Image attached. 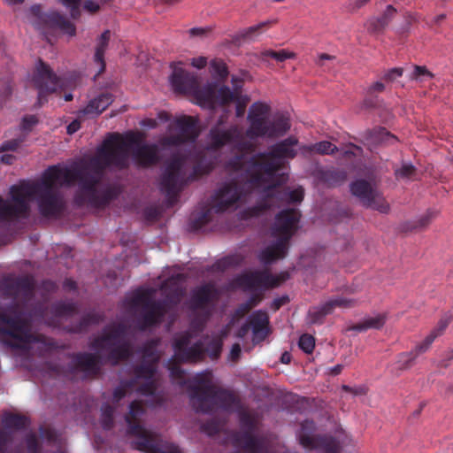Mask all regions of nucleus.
Masks as SVG:
<instances>
[{"label": "nucleus", "instance_id": "35", "mask_svg": "<svg viewBox=\"0 0 453 453\" xmlns=\"http://www.w3.org/2000/svg\"><path fill=\"white\" fill-rule=\"evenodd\" d=\"M217 193H218V190L216 191V193L214 194V196L211 198V208L204 209V210L201 211L200 212L192 215V217L190 219V226H191L192 229L199 230L202 227H203L206 224H208L211 220V211H214L216 213H222V211H218L214 208V199H215ZM237 203L238 202H236L230 208L223 211V212H225L230 209H234L236 207Z\"/></svg>", "mask_w": 453, "mask_h": 453}, {"label": "nucleus", "instance_id": "26", "mask_svg": "<svg viewBox=\"0 0 453 453\" xmlns=\"http://www.w3.org/2000/svg\"><path fill=\"white\" fill-rule=\"evenodd\" d=\"M252 330V342L254 345L264 342L271 334L270 319L266 311L258 310L254 311L248 319Z\"/></svg>", "mask_w": 453, "mask_h": 453}, {"label": "nucleus", "instance_id": "30", "mask_svg": "<svg viewBox=\"0 0 453 453\" xmlns=\"http://www.w3.org/2000/svg\"><path fill=\"white\" fill-rule=\"evenodd\" d=\"M397 13L396 9L388 4L381 15L372 17L366 21L367 31L370 34H380L389 25Z\"/></svg>", "mask_w": 453, "mask_h": 453}, {"label": "nucleus", "instance_id": "58", "mask_svg": "<svg viewBox=\"0 0 453 453\" xmlns=\"http://www.w3.org/2000/svg\"><path fill=\"white\" fill-rule=\"evenodd\" d=\"M435 339V334H429L421 343L415 347L414 351L416 352V355L419 356L420 354L426 352Z\"/></svg>", "mask_w": 453, "mask_h": 453}, {"label": "nucleus", "instance_id": "34", "mask_svg": "<svg viewBox=\"0 0 453 453\" xmlns=\"http://www.w3.org/2000/svg\"><path fill=\"white\" fill-rule=\"evenodd\" d=\"M104 320V315L99 312H88L76 323H72L65 327L68 333L81 334L86 332L92 325H98Z\"/></svg>", "mask_w": 453, "mask_h": 453}, {"label": "nucleus", "instance_id": "5", "mask_svg": "<svg viewBox=\"0 0 453 453\" xmlns=\"http://www.w3.org/2000/svg\"><path fill=\"white\" fill-rule=\"evenodd\" d=\"M297 144L298 139L289 136L272 145L267 151L254 154L250 161V171L253 173L255 187L261 188L278 177L277 173L285 167L286 161L296 157L295 146Z\"/></svg>", "mask_w": 453, "mask_h": 453}, {"label": "nucleus", "instance_id": "52", "mask_svg": "<svg viewBox=\"0 0 453 453\" xmlns=\"http://www.w3.org/2000/svg\"><path fill=\"white\" fill-rule=\"evenodd\" d=\"M134 387V380H125L117 387L113 391V401L119 403L122 398L126 396L127 390Z\"/></svg>", "mask_w": 453, "mask_h": 453}, {"label": "nucleus", "instance_id": "15", "mask_svg": "<svg viewBox=\"0 0 453 453\" xmlns=\"http://www.w3.org/2000/svg\"><path fill=\"white\" fill-rule=\"evenodd\" d=\"M173 73L170 78L174 91L178 93L193 95L198 99H210L212 91L210 88H202L198 77L172 63Z\"/></svg>", "mask_w": 453, "mask_h": 453}, {"label": "nucleus", "instance_id": "38", "mask_svg": "<svg viewBox=\"0 0 453 453\" xmlns=\"http://www.w3.org/2000/svg\"><path fill=\"white\" fill-rule=\"evenodd\" d=\"M207 88L211 89L212 94L210 99H202L206 103L212 104L215 102L219 105L225 106L237 99V96L227 86H221L217 90H214L211 86Z\"/></svg>", "mask_w": 453, "mask_h": 453}, {"label": "nucleus", "instance_id": "4", "mask_svg": "<svg viewBox=\"0 0 453 453\" xmlns=\"http://www.w3.org/2000/svg\"><path fill=\"white\" fill-rule=\"evenodd\" d=\"M186 280L182 273L173 275L161 285L165 297L163 300H153L145 292L135 293L128 301L132 308L142 307L140 327L145 330L159 325L166 313L175 308L184 296L181 283Z\"/></svg>", "mask_w": 453, "mask_h": 453}, {"label": "nucleus", "instance_id": "8", "mask_svg": "<svg viewBox=\"0 0 453 453\" xmlns=\"http://www.w3.org/2000/svg\"><path fill=\"white\" fill-rule=\"evenodd\" d=\"M145 413L141 401L134 400L129 404V411L125 416L127 424V433L135 436L132 441L134 449L145 453H178V447L163 441L162 438L146 430L141 424V418Z\"/></svg>", "mask_w": 453, "mask_h": 453}, {"label": "nucleus", "instance_id": "46", "mask_svg": "<svg viewBox=\"0 0 453 453\" xmlns=\"http://www.w3.org/2000/svg\"><path fill=\"white\" fill-rule=\"evenodd\" d=\"M101 425L104 430H111L114 425L115 408L109 403H104L101 408Z\"/></svg>", "mask_w": 453, "mask_h": 453}, {"label": "nucleus", "instance_id": "11", "mask_svg": "<svg viewBox=\"0 0 453 453\" xmlns=\"http://www.w3.org/2000/svg\"><path fill=\"white\" fill-rule=\"evenodd\" d=\"M127 326L123 323H114L105 326L101 335L94 339L91 347L97 350H108L107 359L114 365L127 360L131 355V346L126 340Z\"/></svg>", "mask_w": 453, "mask_h": 453}, {"label": "nucleus", "instance_id": "36", "mask_svg": "<svg viewBox=\"0 0 453 453\" xmlns=\"http://www.w3.org/2000/svg\"><path fill=\"white\" fill-rule=\"evenodd\" d=\"M113 102V96L111 93L104 92L89 101L88 105L81 111L84 115H99Z\"/></svg>", "mask_w": 453, "mask_h": 453}, {"label": "nucleus", "instance_id": "1", "mask_svg": "<svg viewBox=\"0 0 453 453\" xmlns=\"http://www.w3.org/2000/svg\"><path fill=\"white\" fill-rule=\"evenodd\" d=\"M111 143V141H107L98 157H91L81 165L73 168L51 165L45 170L35 196L42 216L58 218L63 213L65 201L57 189L58 184L78 181L79 188L74 196V203L78 206L103 209L119 196L120 189L115 185H108L102 190L97 188L104 176V166L111 163L122 165L125 159L120 153H115L109 148Z\"/></svg>", "mask_w": 453, "mask_h": 453}, {"label": "nucleus", "instance_id": "10", "mask_svg": "<svg viewBox=\"0 0 453 453\" xmlns=\"http://www.w3.org/2000/svg\"><path fill=\"white\" fill-rule=\"evenodd\" d=\"M192 334L188 331L181 333L174 338L173 349L174 355L168 361V370L173 383L179 386L187 384L186 372L180 363L195 364L204 358L205 350L201 342L190 345Z\"/></svg>", "mask_w": 453, "mask_h": 453}, {"label": "nucleus", "instance_id": "22", "mask_svg": "<svg viewBox=\"0 0 453 453\" xmlns=\"http://www.w3.org/2000/svg\"><path fill=\"white\" fill-rule=\"evenodd\" d=\"M175 127L178 133L164 139V144L177 146L186 142H195L198 136L196 121L191 116H182L176 119Z\"/></svg>", "mask_w": 453, "mask_h": 453}, {"label": "nucleus", "instance_id": "33", "mask_svg": "<svg viewBox=\"0 0 453 453\" xmlns=\"http://www.w3.org/2000/svg\"><path fill=\"white\" fill-rule=\"evenodd\" d=\"M364 138L366 144L370 147H375L380 144H393L397 140L385 127H375L372 130H368L365 132Z\"/></svg>", "mask_w": 453, "mask_h": 453}, {"label": "nucleus", "instance_id": "39", "mask_svg": "<svg viewBox=\"0 0 453 453\" xmlns=\"http://www.w3.org/2000/svg\"><path fill=\"white\" fill-rule=\"evenodd\" d=\"M386 323V316L379 314L375 317L365 318L363 321L349 327V331L365 332L368 329H380Z\"/></svg>", "mask_w": 453, "mask_h": 453}, {"label": "nucleus", "instance_id": "20", "mask_svg": "<svg viewBox=\"0 0 453 453\" xmlns=\"http://www.w3.org/2000/svg\"><path fill=\"white\" fill-rule=\"evenodd\" d=\"M157 367V364L147 360H142L139 365L134 367V378L131 380L134 381V386L138 380H143L137 388L140 394L144 395H153L155 394L157 390V381L155 380Z\"/></svg>", "mask_w": 453, "mask_h": 453}, {"label": "nucleus", "instance_id": "18", "mask_svg": "<svg viewBox=\"0 0 453 453\" xmlns=\"http://www.w3.org/2000/svg\"><path fill=\"white\" fill-rule=\"evenodd\" d=\"M216 386L212 383V372L209 370L196 374L190 380L191 399L196 411H208L206 397Z\"/></svg>", "mask_w": 453, "mask_h": 453}, {"label": "nucleus", "instance_id": "21", "mask_svg": "<svg viewBox=\"0 0 453 453\" xmlns=\"http://www.w3.org/2000/svg\"><path fill=\"white\" fill-rule=\"evenodd\" d=\"M287 180L288 177L285 174H280V176L276 177L273 180H271L270 182H268L265 186H262L261 188H265L267 198L275 197L278 200L288 203H301L304 196V191L303 188H297L293 190H290L288 188H278L282 183L287 181Z\"/></svg>", "mask_w": 453, "mask_h": 453}, {"label": "nucleus", "instance_id": "32", "mask_svg": "<svg viewBox=\"0 0 453 453\" xmlns=\"http://www.w3.org/2000/svg\"><path fill=\"white\" fill-rule=\"evenodd\" d=\"M300 444L308 449H324L327 452L333 451L332 439L325 435L312 436L305 433L299 435Z\"/></svg>", "mask_w": 453, "mask_h": 453}, {"label": "nucleus", "instance_id": "63", "mask_svg": "<svg viewBox=\"0 0 453 453\" xmlns=\"http://www.w3.org/2000/svg\"><path fill=\"white\" fill-rule=\"evenodd\" d=\"M222 343L219 341H212L208 345V351L211 358H218L221 353Z\"/></svg>", "mask_w": 453, "mask_h": 453}, {"label": "nucleus", "instance_id": "48", "mask_svg": "<svg viewBox=\"0 0 453 453\" xmlns=\"http://www.w3.org/2000/svg\"><path fill=\"white\" fill-rule=\"evenodd\" d=\"M210 68L212 75L220 80H225L228 76L226 64L222 59H212L210 63Z\"/></svg>", "mask_w": 453, "mask_h": 453}, {"label": "nucleus", "instance_id": "41", "mask_svg": "<svg viewBox=\"0 0 453 453\" xmlns=\"http://www.w3.org/2000/svg\"><path fill=\"white\" fill-rule=\"evenodd\" d=\"M276 23L275 19H268L263 22H260L255 26H251L250 27L244 28L239 33V37L243 40H254L259 35H261L265 29L269 28L273 24Z\"/></svg>", "mask_w": 453, "mask_h": 453}, {"label": "nucleus", "instance_id": "55", "mask_svg": "<svg viewBox=\"0 0 453 453\" xmlns=\"http://www.w3.org/2000/svg\"><path fill=\"white\" fill-rule=\"evenodd\" d=\"M40 434L42 438L47 440L50 443H58L59 441V435L54 428L41 426Z\"/></svg>", "mask_w": 453, "mask_h": 453}, {"label": "nucleus", "instance_id": "7", "mask_svg": "<svg viewBox=\"0 0 453 453\" xmlns=\"http://www.w3.org/2000/svg\"><path fill=\"white\" fill-rule=\"evenodd\" d=\"M300 217L299 210L295 208L282 210L276 215L272 235L277 240L260 251L257 257L261 264L269 265L287 256L289 242L297 231Z\"/></svg>", "mask_w": 453, "mask_h": 453}, {"label": "nucleus", "instance_id": "47", "mask_svg": "<svg viewBox=\"0 0 453 453\" xmlns=\"http://www.w3.org/2000/svg\"><path fill=\"white\" fill-rule=\"evenodd\" d=\"M239 421L242 431L255 432L257 428V420L251 413L242 410L239 411Z\"/></svg>", "mask_w": 453, "mask_h": 453}, {"label": "nucleus", "instance_id": "60", "mask_svg": "<svg viewBox=\"0 0 453 453\" xmlns=\"http://www.w3.org/2000/svg\"><path fill=\"white\" fill-rule=\"evenodd\" d=\"M23 142L24 138L22 137L6 141L0 146V152L15 151Z\"/></svg>", "mask_w": 453, "mask_h": 453}, {"label": "nucleus", "instance_id": "12", "mask_svg": "<svg viewBox=\"0 0 453 453\" xmlns=\"http://www.w3.org/2000/svg\"><path fill=\"white\" fill-rule=\"evenodd\" d=\"M39 182L22 181L19 185L11 187L10 193L14 204L4 201L0 196V221L16 218H26L29 212L27 199L36 196Z\"/></svg>", "mask_w": 453, "mask_h": 453}, {"label": "nucleus", "instance_id": "17", "mask_svg": "<svg viewBox=\"0 0 453 453\" xmlns=\"http://www.w3.org/2000/svg\"><path fill=\"white\" fill-rule=\"evenodd\" d=\"M288 278V273H281L274 276L268 270L253 271L238 276L235 280L237 285L253 290L258 288H273L279 287Z\"/></svg>", "mask_w": 453, "mask_h": 453}, {"label": "nucleus", "instance_id": "25", "mask_svg": "<svg viewBox=\"0 0 453 453\" xmlns=\"http://www.w3.org/2000/svg\"><path fill=\"white\" fill-rule=\"evenodd\" d=\"M219 298V291L214 285L207 283L195 288L190 296L189 308L192 311L205 310Z\"/></svg>", "mask_w": 453, "mask_h": 453}, {"label": "nucleus", "instance_id": "42", "mask_svg": "<svg viewBox=\"0 0 453 453\" xmlns=\"http://www.w3.org/2000/svg\"><path fill=\"white\" fill-rule=\"evenodd\" d=\"M159 344V339H150L141 348L142 354V360H147L148 362L158 363L159 357L157 353V348Z\"/></svg>", "mask_w": 453, "mask_h": 453}, {"label": "nucleus", "instance_id": "2", "mask_svg": "<svg viewBox=\"0 0 453 453\" xmlns=\"http://www.w3.org/2000/svg\"><path fill=\"white\" fill-rule=\"evenodd\" d=\"M35 280L27 274L15 276L9 274L0 281V294L12 298L14 303L9 307L10 314L0 312V337L3 343L12 349L27 350L31 343L46 344L47 338L41 334L31 332V319H46L48 309L37 303L26 316L23 309L28 307L34 299Z\"/></svg>", "mask_w": 453, "mask_h": 453}, {"label": "nucleus", "instance_id": "24", "mask_svg": "<svg viewBox=\"0 0 453 453\" xmlns=\"http://www.w3.org/2000/svg\"><path fill=\"white\" fill-rule=\"evenodd\" d=\"M208 411H196L197 412L211 413L217 407L228 411L239 405L238 398L232 392L215 387L206 397Z\"/></svg>", "mask_w": 453, "mask_h": 453}, {"label": "nucleus", "instance_id": "49", "mask_svg": "<svg viewBox=\"0 0 453 453\" xmlns=\"http://www.w3.org/2000/svg\"><path fill=\"white\" fill-rule=\"evenodd\" d=\"M437 212L434 210H428L417 221L411 223L408 230H420L426 227L431 221L436 217Z\"/></svg>", "mask_w": 453, "mask_h": 453}, {"label": "nucleus", "instance_id": "37", "mask_svg": "<svg viewBox=\"0 0 453 453\" xmlns=\"http://www.w3.org/2000/svg\"><path fill=\"white\" fill-rule=\"evenodd\" d=\"M111 32L109 30H105L97 39L94 55V61L99 65L97 75L101 74L105 69L104 53L108 47Z\"/></svg>", "mask_w": 453, "mask_h": 453}, {"label": "nucleus", "instance_id": "51", "mask_svg": "<svg viewBox=\"0 0 453 453\" xmlns=\"http://www.w3.org/2000/svg\"><path fill=\"white\" fill-rule=\"evenodd\" d=\"M298 346L306 354H311L315 347V339L312 335L304 334L300 336Z\"/></svg>", "mask_w": 453, "mask_h": 453}, {"label": "nucleus", "instance_id": "53", "mask_svg": "<svg viewBox=\"0 0 453 453\" xmlns=\"http://www.w3.org/2000/svg\"><path fill=\"white\" fill-rule=\"evenodd\" d=\"M416 173V167L411 164H403L399 169H396L395 175L396 179H410Z\"/></svg>", "mask_w": 453, "mask_h": 453}, {"label": "nucleus", "instance_id": "31", "mask_svg": "<svg viewBox=\"0 0 453 453\" xmlns=\"http://www.w3.org/2000/svg\"><path fill=\"white\" fill-rule=\"evenodd\" d=\"M234 444L240 446L243 450L249 453H261L263 443L254 432L242 431L236 433L234 437Z\"/></svg>", "mask_w": 453, "mask_h": 453}, {"label": "nucleus", "instance_id": "9", "mask_svg": "<svg viewBox=\"0 0 453 453\" xmlns=\"http://www.w3.org/2000/svg\"><path fill=\"white\" fill-rule=\"evenodd\" d=\"M270 106L265 103H254L249 111L248 120L250 127L246 130L247 137L276 138L284 135L290 129L289 118L285 114H277L273 120H268Z\"/></svg>", "mask_w": 453, "mask_h": 453}, {"label": "nucleus", "instance_id": "64", "mask_svg": "<svg viewBox=\"0 0 453 453\" xmlns=\"http://www.w3.org/2000/svg\"><path fill=\"white\" fill-rule=\"evenodd\" d=\"M236 264L234 257H226L216 262L214 266L220 271H225Z\"/></svg>", "mask_w": 453, "mask_h": 453}, {"label": "nucleus", "instance_id": "57", "mask_svg": "<svg viewBox=\"0 0 453 453\" xmlns=\"http://www.w3.org/2000/svg\"><path fill=\"white\" fill-rule=\"evenodd\" d=\"M202 430L209 435H215L220 431V424L215 419L204 422L201 426Z\"/></svg>", "mask_w": 453, "mask_h": 453}, {"label": "nucleus", "instance_id": "27", "mask_svg": "<svg viewBox=\"0 0 453 453\" xmlns=\"http://www.w3.org/2000/svg\"><path fill=\"white\" fill-rule=\"evenodd\" d=\"M73 366L88 375L96 376L100 373V356L88 352L78 353L73 358Z\"/></svg>", "mask_w": 453, "mask_h": 453}, {"label": "nucleus", "instance_id": "50", "mask_svg": "<svg viewBox=\"0 0 453 453\" xmlns=\"http://www.w3.org/2000/svg\"><path fill=\"white\" fill-rule=\"evenodd\" d=\"M417 357L418 355H416L414 349L411 350L410 352H403L399 354L397 357V364L399 365V368L401 370L410 368Z\"/></svg>", "mask_w": 453, "mask_h": 453}, {"label": "nucleus", "instance_id": "16", "mask_svg": "<svg viewBox=\"0 0 453 453\" xmlns=\"http://www.w3.org/2000/svg\"><path fill=\"white\" fill-rule=\"evenodd\" d=\"M351 194L357 197L362 204L372 208L381 213L389 211V204L381 193L370 181L358 179L349 186Z\"/></svg>", "mask_w": 453, "mask_h": 453}, {"label": "nucleus", "instance_id": "14", "mask_svg": "<svg viewBox=\"0 0 453 453\" xmlns=\"http://www.w3.org/2000/svg\"><path fill=\"white\" fill-rule=\"evenodd\" d=\"M185 157L174 155L165 166L161 175L159 188L166 196L167 203L173 206L178 199L179 194L185 184V175L182 172Z\"/></svg>", "mask_w": 453, "mask_h": 453}, {"label": "nucleus", "instance_id": "3", "mask_svg": "<svg viewBox=\"0 0 453 453\" xmlns=\"http://www.w3.org/2000/svg\"><path fill=\"white\" fill-rule=\"evenodd\" d=\"M232 144L237 153L226 162L225 168L231 174H240L241 178L233 179L218 189L214 199V208L218 211L230 208L253 189L258 188L255 187L252 180L253 173L250 171V161L253 155L248 157V154L255 151V145L250 141L243 140L242 135Z\"/></svg>", "mask_w": 453, "mask_h": 453}, {"label": "nucleus", "instance_id": "59", "mask_svg": "<svg viewBox=\"0 0 453 453\" xmlns=\"http://www.w3.org/2000/svg\"><path fill=\"white\" fill-rule=\"evenodd\" d=\"M451 321V316L445 315L438 322L437 326L431 331L430 334H435L436 338L443 334Z\"/></svg>", "mask_w": 453, "mask_h": 453}, {"label": "nucleus", "instance_id": "28", "mask_svg": "<svg viewBox=\"0 0 453 453\" xmlns=\"http://www.w3.org/2000/svg\"><path fill=\"white\" fill-rule=\"evenodd\" d=\"M46 27L58 29L61 32L73 36L76 33L75 26L70 22L64 15L57 12L45 13L42 18Z\"/></svg>", "mask_w": 453, "mask_h": 453}, {"label": "nucleus", "instance_id": "62", "mask_svg": "<svg viewBox=\"0 0 453 453\" xmlns=\"http://www.w3.org/2000/svg\"><path fill=\"white\" fill-rule=\"evenodd\" d=\"M420 77L433 78L434 74L426 69V66L415 65L414 70L411 75V80H418Z\"/></svg>", "mask_w": 453, "mask_h": 453}, {"label": "nucleus", "instance_id": "56", "mask_svg": "<svg viewBox=\"0 0 453 453\" xmlns=\"http://www.w3.org/2000/svg\"><path fill=\"white\" fill-rule=\"evenodd\" d=\"M27 453H40V444L36 435L33 433L26 437Z\"/></svg>", "mask_w": 453, "mask_h": 453}, {"label": "nucleus", "instance_id": "19", "mask_svg": "<svg viewBox=\"0 0 453 453\" xmlns=\"http://www.w3.org/2000/svg\"><path fill=\"white\" fill-rule=\"evenodd\" d=\"M226 118L221 115L216 124L210 129L208 134V147L212 150H219L227 144H232L241 136V131L236 125L224 128Z\"/></svg>", "mask_w": 453, "mask_h": 453}, {"label": "nucleus", "instance_id": "6", "mask_svg": "<svg viewBox=\"0 0 453 453\" xmlns=\"http://www.w3.org/2000/svg\"><path fill=\"white\" fill-rule=\"evenodd\" d=\"M107 141H111L109 148L115 152L120 153L124 157L122 165L111 163L104 166V172L109 166H115L119 169H125L128 166L129 152L132 150V157L138 166L150 167L159 162L158 147L157 144L142 143V135L139 133L128 132L126 134L119 133L110 134L98 148L96 155L98 157L100 150L104 149Z\"/></svg>", "mask_w": 453, "mask_h": 453}, {"label": "nucleus", "instance_id": "44", "mask_svg": "<svg viewBox=\"0 0 453 453\" xmlns=\"http://www.w3.org/2000/svg\"><path fill=\"white\" fill-rule=\"evenodd\" d=\"M319 178L329 186H336L345 180L346 173L338 170H324L320 172Z\"/></svg>", "mask_w": 453, "mask_h": 453}, {"label": "nucleus", "instance_id": "61", "mask_svg": "<svg viewBox=\"0 0 453 453\" xmlns=\"http://www.w3.org/2000/svg\"><path fill=\"white\" fill-rule=\"evenodd\" d=\"M81 0H60L66 7L70 8L71 16L77 19L80 16V4Z\"/></svg>", "mask_w": 453, "mask_h": 453}, {"label": "nucleus", "instance_id": "23", "mask_svg": "<svg viewBox=\"0 0 453 453\" xmlns=\"http://www.w3.org/2000/svg\"><path fill=\"white\" fill-rule=\"evenodd\" d=\"M357 302L355 299L344 296H337L329 299L319 306L311 307L308 311L309 321L311 324L321 325L326 315L333 313L335 308L349 309L356 306Z\"/></svg>", "mask_w": 453, "mask_h": 453}, {"label": "nucleus", "instance_id": "45", "mask_svg": "<svg viewBox=\"0 0 453 453\" xmlns=\"http://www.w3.org/2000/svg\"><path fill=\"white\" fill-rule=\"evenodd\" d=\"M271 207V203L267 199L263 200L257 204L248 207L242 211V217L244 219H251L254 217H258L269 210Z\"/></svg>", "mask_w": 453, "mask_h": 453}, {"label": "nucleus", "instance_id": "13", "mask_svg": "<svg viewBox=\"0 0 453 453\" xmlns=\"http://www.w3.org/2000/svg\"><path fill=\"white\" fill-rule=\"evenodd\" d=\"M77 75L73 73L70 81H66L64 78L58 77L54 73L52 69L39 59L33 81L38 89V104L41 106L47 102V96L56 92L58 88L64 89L69 87H75L77 84Z\"/></svg>", "mask_w": 453, "mask_h": 453}, {"label": "nucleus", "instance_id": "54", "mask_svg": "<svg viewBox=\"0 0 453 453\" xmlns=\"http://www.w3.org/2000/svg\"><path fill=\"white\" fill-rule=\"evenodd\" d=\"M264 55L265 57H270L279 62H283L286 59L293 58H295V53L289 52L286 50H281L279 51L275 50H266L264 52Z\"/></svg>", "mask_w": 453, "mask_h": 453}, {"label": "nucleus", "instance_id": "43", "mask_svg": "<svg viewBox=\"0 0 453 453\" xmlns=\"http://www.w3.org/2000/svg\"><path fill=\"white\" fill-rule=\"evenodd\" d=\"M302 150L307 153L315 151L321 155H333L338 150V148L328 141H322L313 145L303 146Z\"/></svg>", "mask_w": 453, "mask_h": 453}, {"label": "nucleus", "instance_id": "29", "mask_svg": "<svg viewBox=\"0 0 453 453\" xmlns=\"http://www.w3.org/2000/svg\"><path fill=\"white\" fill-rule=\"evenodd\" d=\"M52 318L48 321L49 325H55L59 319H69L78 314V304L73 301H58L50 307Z\"/></svg>", "mask_w": 453, "mask_h": 453}, {"label": "nucleus", "instance_id": "40", "mask_svg": "<svg viewBox=\"0 0 453 453\" xmlns=\"http://www.w3.org/2000/svg\"><path fill=\"white\" fill-rule=\"evenodd\" d=\"M3 425L5 428L22 430L29 425L27 417L21 414L5 413L2 418Z\"/></svg>", "mask_w": 453, "mask_h": 453}]
</instances>
